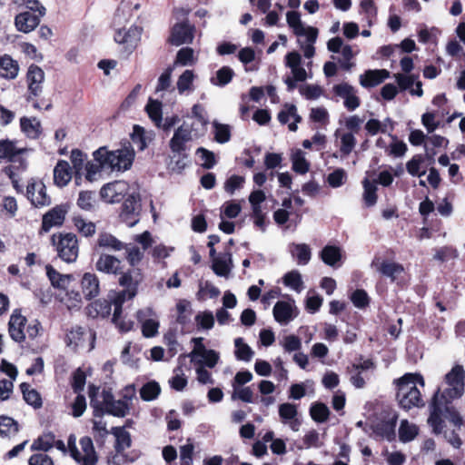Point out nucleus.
I'll list each match as a JSON object with an SVG mask.
<instances>
[{"label": "nucleus", "mask_w": 465, "mask_h": 465, "mask_svg": "<svg viewBox=\"0 0 465 465\" xmlns=\"http://www.w3.org/2000/svg\"><path fill=\"white\" fill-rule=\"evenodd\" d=\"M464 376L465 372L462 366H454L445 375L444 381L434 393L430 405V414L428 419V423L432 428L433 433L442 431L444 419H448L455 426H460L463 422L462 418L450 403L463 394Z\"/></svg>", "instance_id": "nucleus-1"}, {"label": "nucleus", "mask_w": 465, "mask_h": 465, "mask_svg": "<svg viewBox=\"0 0 465 465\" xmlns=\"http://www.w3.org/2000/svg\"><path fill=\"white\" fill-rule=\"evenodd\" d=\"M94 162H88L84 166L85 179L89 182L97 180L103 170L126 171L131 168L134 159V149L130 141L121 143L119 148L109 151L100 147L94 152Z\"/></svg>", "instance_id": "nucleus-2"}, {"label": "nucleus", "mask_w": 465, "mask_h": 465, "mask_svg": "<svg viewBox=\"0 0 465 465\" xmlns=\"http://www.w3.org/2000/svg\"><path fill=\"white\" fill-rule=\"evenodd\" d=\"M397 400L400 406L404 410H410L412 407L423 406L420 390L417 385L425 386L424 379L420 374L406 373L397 381Z\"/></svg>", "instance_id": "nucleus-3"}, {"label": "nucleus", "mask_w": 465, "mask_h": 465, "mask_svg": "<svg viewBox=\"0 0 465 465\" xmlns=\"http://www.w3.org/2000/svg\"><path fill=\"white\" fill-rule=\"evenodd\" d=\"M142 281L139 270H130L124 272L119 278V284L124 290L114 292L113 301L114 307V321H117L118 315L122 313V306L126 300L133 299L137 293V287Z\"/></svg>", "instance_id": "nucleus-4"}, {"label": "nucleus", "mask_w": 465, "mask_h": 465, "mask_svg": "<svg viewBox=\"0 0 465 465\" xmlns=\"http://www.w3.org/2000/svg\"><path fill=\"white\" fill-rule=\"evenodd\" d=\"M58 257L67 263L74 262L79 254L78 239L71 232L58 233L52 236Z\"/></svg>", "instance_id": "nucleus-5"}, {"label": "nucleus", "mask_w": 465, "mask_h": 465, "mask_svg": "<svg viewBox=\"0 0 465 465\" xmlns=\"http://www.w3.org/2000/svg\"><path fill=\"white\" fill-rule=\"evenodd\" d=\"M200 135H202V133L198 132V129L194 127V124L184 122L174 131L170 140L169 146L172 153H183V152L187 151V143Z\"/></svg>", "instance_id": "nucleus-6"}, {"label": "nucleus", "mask_w": 465, "mask_h": 465, "mask_svg": "<svg viewBox=\"0 0 465 465\" xmlns=\"http://www.w3.org/2000/svg\"><path fill=\"white\" fill-rule=\"evenodd\" d=\"M97 391L98 389L94 386H90L89 388L90 406L93 409L94 415V419L92 420L93 430L95 433V437H99L104 440L109 434V430H107V423L103 420L104 411L102 403L95 398Z\"/></svg>", "instance_id": "nucleus-7"}, {"label": "nucleus", "mask_w": 465, "mask_h": 465, "mask_svg": "<svg viewBox=\"0 0 465 465\" xmlns=\"http://www.w3.org/2000/svg\"><path fill=\"white\" fill-rule=\"evenodd\" d=\"M141 210L142 205L140 195L138 193L134 191L128 193L124 199L120 218L129 227H133L139 222Z\"/></svg>", "instance_id": "nucleus-8"}, {"label": "nucleus", "mask_w": 465, "mask_h": 465, "mask_svg": "<svg viewBox=\"0 0 465 465\" xmlns=\"http://www.w3.org/2000/svg\"><path fill=\"white\" fill-rule=\"evenodd\" d=\"M80 450L73 448L71 456L79 465H96L98 457L93 440L90 437H83L80 441Z\"/></svg>", "instance_id": "nucleus-9"}, {"label": "nucleus", "mask_w": 465, "mask_h": 465, "mask_svg": "<svg viewBox=\"0 0 465 465\" xmlns=\"http://www.w3.org/2000/svg\"><path fill=\"white\" fill-rule=\"evenodd\" d=\"M398 416L396 413H389L387 416L382 417L373 422L370 429L377 438L386 439L391 441L395 439V428Z\"/></svg>", "instance_id": "nucleus-10"}, {"label": "nucleus", "mask_w": 465, "mask_h": 465, "mask_svg": "<svg viewBox=\"0 0 465 465\" xmlns=\"http://www.w3.org/2000/svg\"><path fill=\"white\" fill-rule=\"evenodd\" d=\"M103 401L100 402L104 408V413L123 418L130 411V405L124 400H114L110 391H104L102 393Z\"/></svg>", "instance_id": "nucleus-11"}, {"label": "nucleus", "mask_w": 465, "mask_h": 465, "mask_svg": "<svg viewBox=\"0 0 465 465\" xmlns=\"http://www.w3.org/2000/svg\"><path fill=\"white\" fill-rule=\"evenodd\" d=\"M194 25L187 21L177 23L172 28L170 42L176 46L191 44L194 38Z\"/></svg>", "instance_id": "nucleus-12"}, {"label": "nucleus", "mask_w": 465, "mask_h": 465, "mask_svg": "<svg viewBox=\"0 0 465 465\" xmlns=\"http://www.w3.org/2000/svg\"><path fill=\"white\" fill-rule=\"evenodd\" d=\"M333 93L343 99L344 107L348 111L356 110L360 104V98L357 96V90L347 83H341L333 86Z\"/></svg>", "instance_id": "nucleus-13"}, {"label": "nucleus", "mask_w": 465, "mask_h": 465, "mask_svg": "<svg viewBox=\"0 0 465 465\" xmlns=\"http://www.w3.org/2000/svg\"><path fill=\"white\" fill-rule=\"evenodd\" d=\"M26 78L28 83L27 101L31 102L42 93L45 73L39 66L32 64L28 68Z\"/></svg>", "instance_id": "nucleus-14"}, {"label": "nucleus", "mask_w": 465, "mask_h": 465, "mask_svg": "<svg viewBox=\"0 0 465 465\" xmlns=\"http://www.w3.org/2000/svg\"><path fill=\"white\" fill-rule=\"evenodd\" d=\"M45 14V7L40 6L39 14L30 11L20 13L15 16V24L18 31L29 33L33 31L40 23L41 17Z\"/></svg>", "instance_id": "nucleus-15"}, {"label": "nucleus", "mask_w": 465, "mask_h": 465, "mask_svg": "<svg viewBox=\"0 0 465 465\" xmlns=\"http://www.w3.org/2000/svg\"><path fill=\"white\" fill-rule=\"evenodd\" d=\"M153 316H155V312L150 307L137 312V320L142 322V333L146 338L158 334L160 323L156 319L152 318Z\"/></svg>", "instance_id": "nucleus-16"}, {"label": "nucleus", "mask_w": 465, "mask_h": 465, "mask_svg": "<svg viewBox=\"0 0 465 465\" xmlns=\"http://www.w3.org/2000/svg\"><path fill=\"white\" fill-rule=\"evenodd\" d=\"M26 195L35 207H43L51 203V199L46 194L45 186L41 181L29 183L26 188Z\"/></svg>", "instance_id": "nucleus-17"}, {"label": "nucleus", "mask_w": 465, "mask_h": 465, "mask_svg": "<svg viewBox=\"0 0 465 465\" xmlns=\"http://www.w3.org/2000/svg\"><path fill=\"white\" fill-rule=\"evenodd\" d=\"M128 189V184L124 181H115L104 185L101 188L100 195L106 203H114L120 202Z\"/></svg>", "instance_id": "nucleus-18"}, {"label": "nucleus", "mask_w": 465, "mask_h": 465, "mask_svg": "<svg viewBox=\"0 0 465 465\" xmlns=\"http://www.w3.org/2000/svg\"><path fill=\"white\" fill-rule=\"evenodd\" d=\"M272 312L275 321L282 325L288 324L298 314L293 300L289 302H277L273 307Z\"/></svg>", "instance_id": "nucleus-19"}, {"label": "nucleus", "mask_w": 465, "mask_h": 465, "mask_svg": "<svg viewBox=\"0 0 465 465\" xmlns=\"http://www.w3.org/2000/svg\"><path fill=\"white\" fill-rule=\"evenodd\" d=\"M279 417L282 423L288 425L293 431H298L301 420L298 418V410L295 404L285 402L279 405Z\"/></svg>", "instance_id": "nucleus-20"}, {"label": "nucleus", "mask_w": 465, "mask_h": 465, "mask_svg": "<svg viewBox=\"0 0 465 465\" xmlns=\"http://www.w3.org/2000/svg\"><path fill=\"white\" fill-rule=\"evenodd\" d=\"M371 267L391 281H394L404 270L403 266L400 263L385 260L380 261V259L373 260Z\"/></svg>", "instance_id": "nucleus-21"}, {"label": "nucleus", "mask_w": 465, "mask_h": 465, "mask_svg": "<svg viewBox=\"0 0 465 465\" xmlns=\"http://www.w3.org/2000/svg\"><path fill=\"white\" fill-rule=\"evenodd\" d=\"M390 76L386 69L367 70L360 75V84L364 88H371L379 85Z\"/></svg>", "instance_id": "nucleus-22"}, {"label": "nucleus", "mask_w": 465, "mask_h": 465, "mask_svg": "<svg viewBox=\"0 0 465 465\" xmlns=\"http://www.w3.org/2000/svg\"><path fill=\"white\" fill-rule=\"evenodd\" d=\"M142 28L132 26L127 31L124 28H117L114 40L119 44H125L128 47H134L140 40Z\"/></svg>", "instance_id": "nucleus-23"}, {"label": "nucleus", "mask_w": 465, "mask_h": 465, "mask_svg": "<svg viewBox=\"0 0 465 465\" xmlns=\"http://www.w3.org/2000/svg\"><path fill=\"white\" fill-rule=\"evenodd\" d=\"M113 296L114 292L110 293L106 300H97L89 304L86 308L88 316L92 318L107 317L111 313L112 305H114Z\"/></svg>", "instance_id": "nucleus-24"}, {"label": "nucleus", "mask_w": 465, "mask_h": 465, "mask_svg": "<svg viewBox=\"0 0 465 465\" xmlns=\"http://www.w3.org/2000/svg\"><path fill=\"white\" fill-rule=\"evenodd\" d=\"M95 269L108 274L121 272V261L110 254H102L95 263Z\"/></svg>", "instance_id": "nucleus-25"}, {"label": "nucleus", "mask_w": 465, "mask_h": 465, "mask_svg": "<svg viewBox=\"0 0 465 465\" xmlns=\"http://www.w3.org/2000/svg\"><path fill=\"white\" fill-rule=\"evenodd\" d=\"M65 210L62 206H56L43 216L42 231L47 232L52 227L63 224Z\"/></svg>", "instance_id": "nucleus-26"}, {"label": "nucleus", "mask_w": 465, "mask_h": 465, "mask_svg": "<svg viewBox=\"0 0 465 465\" xmlns=\"http://www.w3.org/2000/svg\"><path fill=\"white\" fill-rule=\"evenodd\" d=\"M26 319L19 313H13L9 321L10 337L16 342H22L25 339V326Z\"/></svg>", "instance_id": "nucleus-27"}, {"label": "nucleus", "mask_w": 465, "mask_h": 465, "mask_svg": "<svg viewBox=\"0 0 465 465\" xmlns=\"http://www.w3.org/2000/svg\"><path fill=\"white\" fill-rule=\"evenodd\" d=\"M285 65L291 69L292 74L298 81H305L307 79V73L302 66V56L299 53H288L285 56Z\"/></svg>", "instance_id": "nucleus-28"}, {"label": "nucleus", "mask_w": 465, "mask_h": 465, "mask_svg": "<svg viewBox=\"0 0 465 465\" xmlns=\"http://www.w3.org/2000/svg\"><path fill=\"white\" fill-rule=\"evenodd\" d=\"M81 285L82 292L86 299L90 300L99 294V280L94 273L85 272L83 275Z\"/></svg>", "instance_id": "nucleus-29"}, {"label": "nucleus", "mask_w": 465, "mask_h": 465, "mask_svg": "<svg viewBox=\"0 0 465 465\" xmlns=\"http://www.w3.org/2000/svg\"><path fill=\"white\" fill-rule=\"evenodd\" d=\"M22 132L31 139H37L42 134V125L35 117H22L20 119Z\"/></svg>", "instance_id": "nucleus-30"}, {"label": "nucleus", "mask_w": 465, "mask_h": 465, "mask_svg": "<svg viewBox=\"0 0 465 465\" xmlns=\"http://www.w3.org/2000/svg\"><path fill=\"white\" fill-rule=\"evenodd\" d=\"M19 71V65L10 55L0 57V76L5 79H15Z\"/></svg>", "instance_id": "nucleus-31"}, {"label": "nucleus", "mask_w": 465, "mask_h": 465, "mask_svg": "<svg viewBox=\"0 0 465 465\" xmlns=\"http://www.w3.org/2000/svg\"><path fill=\"white\" fill-rule=\"evenodd\" d=\"M290 118L294 120L288 127L291 132L297 130V123L302 121V117L297 113V108L294 104H285L284 109L278 114V120L281 124H285L289 122Z\"/></svg>", "instance_id": "nucleus-32"}, {"label": "nucleus", "mask_w": 465, "mask_h": 465, "mask_svg": "<svg viewBox=\"0 0 465 465\" xmlns=\"http://www.w3.org/2000/svg\"><path fill=\"white\" fill-rule=\"evenodd\" d=\"M445 421L442 422V431L440 434H443L444 439L454 448H460L462 441L456 431V429H460L462 423L460 426H455L452 422H450L448 419H444ZM439 435V433H436Z\"/></svg>", "instance_id": "nucleus-33"}, {"label": "nucleus", "mask_w": 465, "mask_h": 465, "mask_svg": "<svg viewBox=\"0 0 465 465\" xmlns=\"http://www.w3.org/2000/svg\"><path fill=\"white\" fill-rule=\"evenodd\" d=\"M72 178L69 163L65 161H59L54 169V183L60 187L66 185Z\"/></svg>", "instance_id": "nucleus-34"}, {"label": "nucleus", "mask_w": 465, "mask_h": 465, "mask_svg": "<svg viewBox=\"0 0 465 465\" xmlns=\"http://www.w3.org/2000/svg\"><path fill=\"white\" fill-rule=\"evenodd\" d=\"M320 257L325 264L336 267L341 259V250L338 246L326 245L321 251Z\"/></svg>", "instance_id": "nucleus-35"}, {"label": "nucleus", "mask_w": 465, "mask_h": 465, "mask_svg": "<svg viewBox=\"0 0 465 465\" xmlns=\"http://www.w3.org/2000/svg\"><path fill=\"white\" fill-rule=\"evenodd\" d=\"M286 21L290 28L297 36H303L309 33L312 26H306L301 20V15L296 11H290L286 14Z\"/></svg>", "instance_id": "nucleus-36"}, {"label": "nucleus", "mask_w": 465, "mask_h": 465, "mask_svg": "<svg viewBox=\"0 0 465 465\" xmlns=\"http://www.w3.org/2000/svg\"><path fill=\"white\" fill-rule=\"evenodd\" d=\"M116 439L115 450L122 452L131 447L132 440L130 433L123 427H113L110 431Z\"/></svg>", "instance_id": "nucleus-37"}, {"label": "nucleus", "mask_w": 465, "mask_h": 465, "mask_svg": "<svg viewBox=\"0 0 465 465\" xmlns=\"http://www.w3.org/2000/svg\"><path fill=\"white\" fill-rule=\"evenodd\" d=\"M97 245L110 251H121L125 248V243L108 232H101L98 235Z\"/></svg>", "instance_id": "nucleus-38"}, {"label": "nucleus", "mask_w": 465, "mask_h": 465, "mask_svg": "<svg viewBox=\"0 0 465 465\" xmlns=\"http://www.w3.org/2000/svg\"><path fill=\"white\" fill-rule=\"evenodd\" d=\"M46 274L48 279L51 282V284L58 289L65 290L67 289L69 282L71 281L72 275L70 274H61L55 269H54L51 265H47L45 267Z\"/></svg>", "instance_id": "nucleus-39"}, {"label": "nucleus", "mask_w": 465, "mask_h": 465, "mask_svg": "<svg viewBox=\"0 0 465 465\" xmlns=\"http://www.w3.org/2000/svg\"><path fill=\"white\" fill-rule=\"evenodd\" d=\"M290 252L296 259L298 264H307L312 257L311 249L306 243H292Z\"/></svg>", "instance_id": "nucleus-40"}, {"label": "nucleus", "mask_w": 465, "mask_h": 465, "mask_svg": "<svg viewBox=\"0 0 465 465\" xmlns=\"http://www.w3.org/2000/svg\"><path fill=\"white\" fill-rule=\"evenodd\" d=\"M232 254L226 252L223 257L213 258L212 269L218 276L227 277L232 269Z\"/></svg>", "instance_id": "nucleus-41"}, {"label": "nucleus", "mask_w": 465, "mask_h": 465, "mask_svg": "<svg viewBox=\"0 0 465 465\" xmlns=\"http://www.w3.org/2000/svg\"><path fill=\"white\" fill-rule=\"evenodd\" d=\"M21 152L22 150L17 148L13 141L0 140V162L3 160L15 161Z\"/></svg>", "instance_id": "nucleus-42"}, {"label": "nucleus", "mask_w": 465, "mask_h": 465, "mask_svg": "<svg viewBox=\"0 0 465 465\" xmlns=\"http://www.w3.org/2000/svg\"><path fill=\"white\" fill-rule=\"evenodd\" d=\"M176 322L182 326H185L191 320L193 310L191 302L187 300H180L176 303Z\"/></svg>", "instance_id": "nucleus-43"}, {"label": "nucleus", "mask_w": 465, "mask_h": 465, "mask_svg": "<svg viewBox=\"0 0 465 465\" xmlns=\"http://www.w3.org/2000/svg\"><path fill=\"white\" fill-rule=\"evenodd\" d=\"M418 431L419 429L415 424L410 423L407 420H403L399 428V439L404 443L411 441L418 435Z\"/></svg>", "instance_id": "nucleus-44"}, {"label": "nucleus", "mask_w": 465, "mask_h": 465, "mask_svg": "<svg viewBox=\"0 0 465 465\" xmlns=\"http://www.w3.org/2000/svg\"><path fill=\"white\" fill-rule=\"evenodd\" d=\"M234 76L233 70L229 66L221 67L215 74V76L211 78L212 84L219 87L227 85Z\"/></svg>", "instance_id": "nucleus-45"}, {"label": "nucleus", "mask_w": 465, "mask_h": 465, "mask_svg": "<svg viewBox=\"0 0 465 465\" xmlns=\"http://www.w3.org/2000/svg\"><path fill=\"white\" fill-rule=\"evenodd\" d=\"M235 357L239 361H250L254 354L252 348L243 341L242 338H236L234 340Z\"/></svg>", "instance_id": "nucleus-46"}, {"label": "nucleus", "mask_w": 465, "mask_h": 465, "mask_svg": "<svg viewBox=\"0 0 465 465\" xmlns=\"http://www.w3.org/2000/svg\"><path fill=\"white\" fill-rule=\"evenodd\" d=\"M161 392V387L158 382L152 381L143 385L140 389V396L144 401L155 400Z\"/></svg>", "instance_id": "nucleus-47"}, {"label": "nucleus", "mask_w": 465, "mask_h": 465, "mask_svg": "<svg viewBox=\"0 0 465 465\" xmlns=\"http://www.w3.org/2000/svg\"><path fill=\"white\" fill-rule=\"evenodd\" d=\"M19 430L18 423L11 417L0 416V436L11 437Z\"/></svg>", "instance_id": "nucleus-48"}, {"label": "nucleus", "mask_w": 465, "mask_h": 465, "mask_svg": "<svg viewBox=\"0 0 465 465\" xmlns=\"http://www.w3.org/2000/svg\"><path fill=\"white\" fill-rule=\"evenodd\" d=\"M163 342L167 346V352L171 358L174 357L179 351L181 345L177 340V332L175 329H170L163 335Z\"/></svg>", "instance_id": "nucleus-49"}, {"label": "nucleus", "mask_w": 465, "mask_h": 465, "mask_svg": "<svg viewBox=\"0 0 465 465\" xmlns=\"http://www.w3.org/2000/svg\"><path fill=\"white\" fill-rule=\"evenodd\" d=\"M194 74L192 70H185L178 78L176 86L180 94L185 92H192Z\"/></svg>", "instance_id": "nucleus-50"}, {"label": "nucleus", "mask_w": 465, "mask_h": 465, "mask_svg": "<svg viewBox=\"0 0 465 465\" xmlns=\"http://www.w3.org/2000/svg\"><path fill=\"white\" fill-rule=\"evenodd\" d=\"M196 62L194 51L191 47L181 48L176 54L174 65L191 66Z\"/></svg>", "instance_id": "nucleus-51"}, {"label": "nucleus", "mask_w": 465, "mask_h": 465, "mask_svg": "<svg viewBox=\"0 0 465 465\" xmlns=\"http://www.w3.org/2000/svg\"><path fill=\"white\" fill-rule=\"evenodd\" d=\"M71 162L73 163V168L75 172V181L78 183V180L81 179L82 171L84 167V163L86 160V155L78 149H74L71 152Z\"/></svg>", "instance_id": "nucleus-52"}, {"label": "nucleus", "mask_w": 465, "mask_h": 465, "mask_svg": "<svg viewBox=\"0 0 465 465\" xmlns=\"http://www.w3.org/2000/svg\"><path fill=\"white\" fill-rule=\"evenodd\" d=\"M146 112L155 125L160 126L163 122L162 103L157 100L149 99Z\"/></svg>", "instance_id": "nucleus-53"}, {"label": "nucleus", "mask_w": 465, "mask_h": 465, "mask_svg": "<svg viewBox=\"0 0 465 465\" xmlns=\"http://www.w3.org/2000/svg\"><path fill=\"white\" fill-rule=\"evenodd\" d=\"M292 170L298 173H306L309 170V163L304 157V153L298 149L292 155Z\"/></svg>", "instance_id": "nucleus-54"}, {"label": "nucleus", "mask_w": 465, "mask_h": 465, "mask_svg": "<svg viewBox=\"0 0 465 465\" xmlns=\"http://www.w3.org/2000/svg\"><path fill=\"white\" fill-rule=\"evenodd\" d=\"M424 162V156L421 154L414 155L409 162L406 163L407 172L411 176L421 177L426 173L425 170H421V164Z\"/></svg>", "instance_id": "nucleus-55"}, {"label": "nucleus", "mask_w": 465, "mask_h": 465, "mask_svg": "<svg viewBox=\"0 0 465 465\" xmlns=\"http://www.w3.org/2000/svg\"><path fill=\"white\" fill-rule=\"evenodd\" d=\"M363 200L367 206H373L377 202V186L375 182H371L367 178L363 180Z\"/></svg>", "instance_id": "nucleus-56"}, {"label": "nucleus", "mask_w": 465, "mask_h": 465, "mask_svg": "<svg viewBox=\"0 0 465 465\" xmlns=\"http://www.w3.org/2000/svg\"><path fill=\"white\" fill-rule=\"evenodd\" d=\"M283 351L287 353L298 352L302 348L301 339L293 334L286 335L280 341Z\"/></svg>", "instance_id": "nucleus-57"}, {"label": "nucleus", "mask_w": 465, "mask_h": 465, "mask_svg": "<svg viewBox=\"0 0 465 465\" xmlns=\"http://www.w3.org/2000/svg\"><path fill=\"white\" fill-rule=\"evenodd\" d=\"M20 388L23 392L24 399L28 404L35 408H39L42 405L41 397L35 390L30 389V386L26 383H22Z\"/></svg>", "instance_id": "nucleus-58"}, {"label": "nucleus", "mask_w": 465, "mask_h": 465, "mask_svg": "<svg viewBox=\"0 0 465 465\" xmlns=\"http://www.w3.org/2000/svg\"><path fill=\"white\" fill-rule=\"evenodd\" d=\"M54 441V436L52 433L44 434L34 440L31 450L47 451L53 448Z\"/></svg>", "instance_id": "nucleus-59"}, {"label": "nucleus", "mask_w": 465, "mask_h": 465, "mask_svg": "<svg viewBox=\"0 0 465 465\" xmlns=\"http://www.w3.org/2000/svg\"><path fill=\"white\" fill-rule=\"evenodd\" d=\"M304 36L306 37L307 45L302 47L303 54L306 58H312L315 54V48L313 45L318 37V29L316 27H311L309 29V33Z\"/></svg>", "instance_id": "nucleus-60"}, {"label": "nucleus", "mask_w": 465, "mask_h": 465, "mask_svg": "<svg viewBox=\"0 0 465 465\" xmlns=\"http://www.w3.org/2000/svg\"><path fill=\"white\" fill-rule=\"evenodd\" d=\"M74 224L78 232L85 237L92 236L95 232V224L80 216L74 218Z\"/></svg>", "instance_id": "nucleus-61"}, {"label": "nucleus", "mask_w": 465, "mask_h": 465, "mask_svg": "<svg viewBox=\"0 0 465 465\" xmlns=\"http://www.w3.org/2000/svg\"><path fill=\"white\" fill-rule=\"evenodd\" d=\"M310 414L315 421L324 422L329 417L330 411L323 403H314L311 406Z\"/></svg>", "instance_id": "nucleus-62"}, {"label": "nucleus", "mask_w": 465, "mask_h": 465, "mask_svg": "<svg viewBox=\"0 0 465 465\" xmlns=\"http://www.w3.org/2000/svg\"><path fill=\"white\" fill-rule=\"evenodd\" d=\"M283 283L300 292L302 289V280L301 274L297 271H292L283 277Z\"/></svg>", "instance_id": "nucleus-63"}, {"label": "nucleus", "mask_w": 465, "mask_h": 465, "mask_svg": "<svg viewBox=\"0 0 465 465\" xmlns=\"http://www.w3.org/2000/svg\"><path fill=\"white\" fill-rule=\"evenodd\" d=\"M214 139L219 143H225L231 138L230 127L227 124L213 122Z\"/></svg>", "instance_id": "nucleus-64"}]
</instances>
